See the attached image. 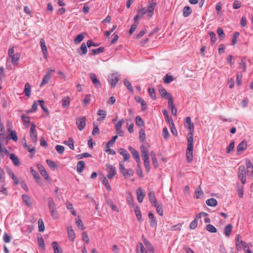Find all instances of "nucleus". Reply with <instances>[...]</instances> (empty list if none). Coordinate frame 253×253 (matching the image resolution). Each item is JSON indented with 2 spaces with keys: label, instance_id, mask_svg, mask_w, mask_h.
<instances>
[{
  "label": "nucleus",
  "instance_id": "1",
  "mask_svg": "<svg viewBox=\"0 0 253 253\" xmlns=\"http://www.w3.org/2000/svg\"><path fill=\"white\" fill-rule=\"evenodd\" d=\"M193 139L192 137L187 138V149L186 150V158L188 162L193 160Z\"/></svg>",
  "mask_w": 253,
  "mask_h": 253
},
{
  "label": "nucleus",
  "instance_id": "2",
  "mask_svg": "<svg viewBox=\"0 0 253 253\" xmlns=\"http://www.w3.org/2000/svg\"><path fill=\"white\" fill-rule=\"evenodd\" d=\"M119 169L121 173L126 178L133 175L134 170L131 169H126L124 165L121 162L119 163Z\"/></svg>",
  "mask_w": 253,
  "mask_h": 253
},
{
  "label": "nucleus",
  "instance_id": "3",
  "mask_svg": "<svg viewBox=\"0 0 253 253\" xmlns=\"http://www.w3.org/2000/svg\"><path fill=\"white\" fill-rule=\"evenodd\" d=\"M119 80V75L117 74H112L108 76V82L111 87L114 88Z\"/></svg>",
  "mask_w": 253,
  "mask_h": 253
},
{
  "label": "nucleus",
  "instance_id": "4",
  "mask_svg": "<svg viewBox=\"0 0 253 253\" xmlns=\"http://www.w3.org/2000/svg\"><path fill=\"white\" fill-rule=\"evenodd\" d=\"M159 90L162 97L168 99V104L171 105L173 100L172 95L168 93L164 88H160Z\"/></svg>",
  "mask_w": 253,
  "mask_h": 253
},
{
  "label": "nucleus",
  "instance_id": "5",
  "mask_svg": "<svg viewBox=\"0 0 253 253\" xmlns=\"http://www.w3.org/2000/svg\"><path fill=\"white\" fill-rule=\"evenodd\" d=\"M246 173L247 172L246 171L245 166H240L238 171V177L243 184H245L246 182Z\"/></svg>",
  "mask_w": 253,
  "mask_h": 253
},
{
  "label": "nucleus",
  "instance_id": "6",
  "mask_svg": "<svg viewBox=\"0 0 253 253\" xmlns=\"http://www.w3.org/2000/svg\"><path fill=\"white\" fill-rule=\"evenodd\" d=\"M106 169L108 172L107 177L109 179L113 178L115 175L117 173L116 168L110 164L106 165Z\"/></svg>",
  "mask_w": 253,
  "mask_h": 253
},
{
  "label": "nucleus",
  "instance_id": "7",
  "mask_svg": "<svg viewBox=\"0 0 253 253\" xmlns=\"http://www.w3.org/2000/svg\"><path fill=\"white\" fill-rule=\"evenodd\" d=\"M76 125L79 130H83L86 126L85 117H81L76 119Z\"/></svg>",
  "mask_w": 253,
  "mask_h": 253
},
{
  "label": "nucleus",
  "instance_id": "8",
  "mask_svg": "<svg viewBox=\"0 0 253 253\" xmlns=\"http://www.w3.org/2000/svg\"><path fill=\"white\" fill-rule=\"evenodd\" d=\"M128 149L137 162L138 164L137 166L139 167V165L141 163V160L138 152L134 148H133L131 146H129Z\"/></svg>",
  "mask_w": 253,
  "mask_h": 253
},
{
  "label": "nucleus",
  "instance_id": "9",
  "mask_svg": "<svg viewBox=\"0 0 253 253\" xmlns=\"http://www.w3.org/2000/svg\"><path fill=\"white\" fill-rule=\"evenodd\" d=\"M157 3L156 2H152L148 6L147 9H146L147 16L148 18L151 17L153 15L154 9Z\"/></svg>",
  "mask_w": 253,
  "mask_h": 253
},
{
  "label": "nucleus",
  "instance_id": "10",
  "mask_svg": "<svg viewBox=\"0 0 253 253\" xmlns=\"http://www.w3.org/2000/svg\"><path fill=\"white\" fill-rule=\"evenodd\" d=\"M30 134L32 141H36L37 140V134L36 130V126L34 124H31Z\"/></svg>",
  "mask_w": 253,
  "mask_h": 253
},
{
  "label": "nucleus",
  "instance_id": "11",
  "mask_svg": "<svg viewBox=\"0 0 253 253\" xmlns=\"http://www.w3.org/2000/svg\"><path fill=\"white\" fill-rule=\"evenodd\" d=\"M118 152L124 157V162L127 161L130 158V155L127 151L124 148H120L118 149Z\"/></svg>",
  "mask_w": 253,
  "mask_h": 253
},
{
  "label": "nucleus",
  "instance_id": "12",
  "mask_svg": "<svg viewBox=\"0 0 253 253\" xmlns=\"http://www.w3.org/2000/svg\"><path fill=\"white\" fill-rule=\"evenodd\" d=\"M136 194L138 202L139 203H142L145 195V192H144L141 188H139L137 190Z\"/></svg>",
  "mask_w": 253,
  "mask_h": 253
},
{
  "label": "nucleus",
  "instance_id": "13",
  "mask_svg": "<svg viewBox=\"0 0 253 253\" xmlns=\"http://www.w3.org/2000/svg\"><path fill=\"white\" fill-rule=\"evenodd\" d=\"M38 169L40 171L41 174L46 179L48 180L49 178L48 175L46 172L44 168L42 165H38L37 166Z\"/></svg>",
  "mask_w": 253,
  "mask_h": 253
},
{
  "label": "nucleus",
  "instance_id": "14",
  "mask_svg": "<svg viewBox=\"0 0 253 253\" xmlns=\"http://www.w3.org/2000/svg\"><path fill=\"white\" fill-rule=\"evenodd\" d=\"M148 196L149 201L150 202L152 206H156V204H157L158 202L156 200L154 192L153 191H150L148 193Z\"/></svg>",
  "mask_w": 253,
  "mask_h": 253
},
{
  "label": "nucleus",
  "instance_id": "15",
  "mask_svg": "<svg viewBox=\"0 0 253 253\" xmlns=\"http://www.w3.org/2000/svg\"><path fill=\"white\" fill-rule=\"evenodd\" d=\"M246 167L247 169V172L250 176H253V165L252 162L248 159L246 160Z\"/></svg>",
  "mask_w": 253,
  "mask_h": 253
},
{
  "label": "nucleus",
  "instance_id": "16",
  "mask_svg": "<svg viewBox=\"0 0 253 253\" xmlns=\"http://www.w3.org/2000/svg\"><path fill=\"white\" fill-rule=\"evenodd\" d=\"M7 132L10 134L7 135V138L12 139L14 141L16 142L18 140V137L15 131L12 130L10 127L7 128Z\"/></svg>",
  "mask_w": 253,
  "mask_h": 253
},
{
  "label": "nucleus",
  "instance_id": "17",
  "mask_svg": "<svg viewBox=\"0 0 253 253\" xmlns=\"http://www.w3.org/2000/svg\"><path fill=\"white\" fill-rule=\"evenodd\" d=\"M86 46L84 42L82 43L81 47L78 49V54L80 55L86 54L87 51Z\"/></svg>",
  "mask_w": 253,
  "mask_h": 253
},
{
  "label": "nucleus",
  "instance_id": "18",
  "mask_svg": "<svg viewBox=\"0 0 253 253\" xmlns=\"http://www.w3.org/2000/svg\"><path fill=\"white\" fill-rule=\"evenodd\" d=\"M51 78V73L49 72H47L45 75L43 77L42 82L40 84L41 86H42L46 84H47Z\"/></svg>",
  "mask_w": 253,
  "mask_h": 253
},
{
  "label": "nucleus",
  "instance_id": "19",
  "mask_svg": "<svg viewBox=\"0 0 253 253\" xmlns=\"http://www.w3.org/2000/svg\"><path fill=\"white\" fill-rule=\"evenodd\" d=\"M148 217L150 219V225L151 227H156L157 226V220L154 216V215L152 212H149L148 214Z\"/></svg>",
  "mask_w": 253,
  "mask_h": 253
},
{
  "label": "nucleus",
  "instance_id": "20",
  "mask_svg": "<svg viewBox=\"0 0 253 253\" xmlns=\"http://www.w3.org/2000/svg\"><path fill=\"white\" fill-rule=\"evenodd\" d=\"M143 242L148 251L149 252L154 253V248L153 246L150 243V242L146 239H144L143 240Z\"/></svg>",
  "mask_w": 253,
  "mask_h": 253
},
{
  "label": "nucleus",
  "instance_id": "21",
  "mask_svg": "<svg viewBox=\"0 0 253 253\" xmlns=\"http://www.w3.org/2000/svg\"><path fill=\"white\" fill-rule=\"evenodd\" d=\"M247 148V143L245 141L240 142L237 146V151L239 154Z\"/></svg>",
  "mask_w": 253,
  "mask_h": 253
},
{
  "label": "nucleus",
  "instance_id": "22",
  "mask_svg": "<svg viewBox=\"0 0 253 253\" xmlns=\"http://www.w3.org/2000/svg\"><path fill=\"white\" fill-rule=\"evenodd\" d=\"M9 158L11 160L13 164L15 166H18L20 165V161L17 156H16L14 154H10Z\"/></svg>",
  "mask_w": 253,
  "mask_h": 253
},
{
  "label": "nucleus",
  "instance_id": "23",
  "mask_svg": "<svg viewBox=\"0 0 253 253\" xmlns=\"http://www.w3.org/2000/svg\"><path fill=\"white\" fill-rule=\"evenodd\" d=\"M233 226L231 224H227L224 228V233L226 237H228L232 231Z\"/></svg>",
  "mask_w": 253,
  "mask_h": 253
},
{
  "label": "nucleus",
  "instance_id": "24",
  "mask_svg": "<svg viewBox=\"0 0 253 253\" xmlns=\"http://www.w3.org/2000/svg\"><path fill=\"white\" fill-rule=\"evenodd\" d=\"M200 218V215H196L195 218L193 220L189 225V228L191 229H194L196 228L198 224V219Z\"/></svg>",
  "mask_w": 253,
  "mask_h": 253
},
{
  "label": "nucleus",
  "instance_id": "25",
  "mask_svg": "<svg viewBox=\"0 0 253 253\" xmlns=\"http://www.w3.org/2000/svg\"><path fill=\"white\" fill-rule=\"evenodd\" d=\"M52 246L53 248L54 253H62V250L59 247L57 242H53L52 243Z\"/></svg>",
  "mask_w": 253,
  "mask_h": 253
},
{
  "label": "nucleus",
  "instance_id": "26",
  "mask_svg": "<svg viewBox=\"0 0 253 253\" xmlns=\"http://www.w3.org/2000/svg\"><path fill=\"white\" fill-rule=\"evenodd\" d=\"M192 13V9L189 6H185L183 9V16L185 17L189 16Z\"/></svg>",
  "mask_w": 253,
  "mask_h": 253
},
{
  "label": "nucleus",
  "instance_id": "27",
  "mask_svg": "<svg viewBox=\"0 0 253 253\" xmlns=\"http://www.w3.org/2000/svg\"><path fill=\"white\" fill-rule=\"evenodd\" d=\"M84 167H85L84 162L83 161H79L78 163L77 166V171L79 173L82 172L84 170Z\"/></svg>",
  "mask_w": 253,
  "mask_h": 253
},
{
  "label": "nucleus",
  "instance_id": "28",
  "mask_svg": "<svg viewBox=\"0 0 253 253\" xmlns=\"http://www.w3.org/2000/svg\"><path fill=\"white\" fill-rule=\"evenodd\" d=\"M48 201V206L49 208V211L52 210H54L56 208V205L55 202L52 198H49L47 200Z\"/></svg>",
  "mask_w": 253,
  "mask_h": 253
},
{
  "label": "nucleus",
  "instance_id": "29",
  "mask_svg": "<svg viewBox=\"0 0 253 253\" xmlns=\"http://www.w3.org/2000/svg\"><path fill=\"white\" fill-rule=\"evenodd\" d=\"M104 48L103 47H99L98 48L92 49L91 52L89 54L90 55H94L102 53L104 52Z\"/></svg>",
  "mask_w": 253,
  "mask_h": 253
},
{
  "label": "nucleus",
  "instance_id": "30",
  "mask_svg": "<svg viewBox=\"0 0 253 253\" xmlns=\"http://www.w3.org/2000/svg\"><path fill=\"white\" fill-rule=\"evenodd\" d=\"M206 204L211 207H215L217 205V202L214 198L208 199L206 201Z\"/></svg>",
  "mask_w": 253,
  "mask_h": 253
},
{
  "label": "nucleus",
  "instance_id": "31",
  "mask_svg": "<svg viewBox=\"0 0 253 253\" xmlns=\"http://www.w3.org/2000/svg\"><path fill=\"white\" fill-rule=\"evenodd\" d=\"M85 33H82L79 34L74 39V42L75 44H78L80 43L84 38Z\"/></svg>",
  "mask_w": 253,
  "mask_h": 253
},
{
  "label": "nucleus",
  "instance_id": "32",
  "mask_svg": "<svg viewBox=\"0 0 253 253\" xmlns=\"http://www.w3.org/2000/svg\"><path fill=\"white\" fill-rule=\"evenodd\" d=\"M63 143L67 145L71 149H74V140L72 137H70L68 140L64 141Z\"/></svg>",
  "mask_w": 253,
  "mask_h": 253
},
{
  "label": "nucleus",
  "instance_id": "33",
  "mask_svg": "<svg viewBox=\"0 0 253 253\" xmlns=\"http://www.w3.org/2000/svg\"><path fill=\"white\" fill-rule=\"evenodd\" d=\"M40 44L43 54L44 55H46L47 54V50L45 45V42L43 39H41Z\"/></svg>",
  "mask_w": 253,
  "mask_h": 253
},
{
  "label": "nucleus",
  "instance_id": "34",
  "mask_svg": "<svg viewBox=\"0 0 253 253\" xmlns=\"http://www.w3.org/2000/svg\"><path fill=\"white\" fill-rule=\"evenodd\" d=\"M24 92L26 96H27V97L30 96V95H31V85L28 83H26L25 85Z\"/></svg>",
  "mask_w": 253,
  "mask_h": 253
},
{
  "label": "nucleus",
  "instance_id": "35",
  "mask_svg": "<svg viewBox=\"0 0 253 253\" xmlns=\"http://www.w3.org/2000/svg\"><path fill=\"white\" fill-rule=\"evenodd\" d=\"M70 104V99L69 97H64L62 99V106L64 108H68Z\"/></svg>",
  "mask_w": 253,
  "mask_h": 253
},
{
  "label": "nucleus",
  "instance_id": "36",
  "mask_svg": "<svg viewBox=\"0 0 253 253\" xmlns=\"http://www.w3.org/2000/svg\"><path fill=\"white\" fill-rule=\"evenodd\" d=\"M97 114L98 116H100L101 117L98 118L97 119V121H102L104 120L106 117V111L103 110H99L97 113Z\"/></svg>",
  "mask_w": 253,
  "mask_h": 253
},
{
  "label": "nucleus",
  "instance_id": "37",
  "mask_svg": "<svg viewBox=\"0 0 253 253\" xmlns=\"http://www.w3.org/2000/svg\"><path fill=\"white\" fill-rule=\"evenodd\" d=\"M90 78L93 83L96 85H100V83L99 80L97 79L94 73H91L90 74Z\"/></svg>",
  "mask_w": 253,
  "mask_h": 253
},
{
  "label": "nucleus",
  "instance_id": "38",
  "mask_svg": "<svg viewBox=\"0 0 253 253\" xmlns=\"http://www.w3.org/2000/svg\"><path fill=\"white\" fill-rule=\"evenodd\" d=\"M68 235L70 240H73L75 238V233L71 226H68L67 228Z\"/></svg>",
  "mask_w": 253,
  "mask_h": 253
},
{
  "label": "nucleus",
  "instance_id": "39",
  "mask_svg": "<svg viewBox=\"0 0 253 253\" xmlns=\"http://www.w3.org/2000/svg\"><path fill=\"white\" fill-rule=\"evenodd\" d=\"M156 208L157 212L161 216L163 215V210L162 208V205L160 203L156 204V206H154Z\"/></svg>",
  "mask_w": 253,
  "mask_h": 253
},
{
  "label": "nucleus",
  "instance_id": "40",
  "mask_svg": "<svg viewBox=\"0 0 253 253\" xmlns=\"http://www.w3.org/2000/svg\"><path fill=\"white\" fill-rule=\"evenodd\" d=\"M151 156L153 165L155 168H157L158 166V163L156 158V154L153 151L151 152Z\"/></svg>",
  "mask_w": 253,
  "mask_h": 253
},
{
  "label": "nucleus",
  "instance_id": "41",
  "mask_svg": "<svg viewBox=\"0 0 253 253\" xmlns=\"http://www.w3.org/2000/svg\"><path fill=\"white\" fill-rule=\"evenodd\" d=\"M11 59V62L13 65H17L19 60V55L17 54L10 57Z\"/></svg>",
  "mask_w": 253,
  "mask_h": 253
},
{
  "label": "nucleus",
  "instance_id": "42",
  "mask_svg": "<svg viewBox=\"0 0 253 253\" xmlns=\"http://www.w3.org/2000/svg\"><path fill=\"white\" fill-rule=\"evenodd\" d=\"M206 230L210 233H216L217 232L216 228L211 224H208L206 226Z\"/></svg>",
  "mask_w": 253,
  "mask_h": 253
},
{
  "label": "nucleus",
  "instance_id": "43",
  "mask_svg": "<svg viewBox=\"0 0 253 253\" xmlns=\"http://www.w3.org/2000/svg\"><path fill=\"white\" fill-rule=\"evenodd\" d=\"M135 123L136 125L138 126H144V123L142 118L138 116L135 118Z\"/></svg>",
  "mask_w": 253,
  "mask_h": 253
},
{
  "label": "nucleus",
  "instance_id": "44",
  "mask_svg": "<svg viewBox=\"0 0 253 253\" xmlns=\"http://www.w3.org/2000/svg\"><path fill=\"white\" fill-rule=\"evenodd\" d=\"M38 245L40 248L45 250V244L43 238L41 237H38Z\"/></svg>",
  "mask_w": 253,
  "mask_h": 253
},
{
  "label": "nucleus",
  "instance_id": "45",
  "mask_svg": "<svg viewBox=\"0 0 253 253\" xmlns=\"http://www.w3.org/2000/svg\"><path fill=\"white\" fill-rule=\"evenodd\" d=\"M22 198L24 202L29 207L31 206V203H30V198L27 195H23L22 196Z\"/></svg>",
  "mask_w": 253,
  "mask_h": 253
},
{
  "label": "nucleus",
  "instance_id": "46",
  "mask_svg": "<svg viewBox=\"0 0 253 253\" xmlns=\"http://www.w3.org/2000/svg\"><path fill=\"white\" fill-rule=\"evenodd\" d=\"M51 216L54 219H57L59 217V213L56 209L50 211Z\"/></svg>",
  "mask_w": 253,
  "mask_h": 253
},
{
  "label": "nucleus",
  "instance_id": "47",
  "mask_svg": "<svg viewBox=\"0 0 253 253\" xmlns=\"http://www.w3.org/2000/svg\"><path fill=\"white\" fill-rule=\"evenodd\" d=\"M188 128L189 129V133L188 135V138L192 137L193 139V134L194 132V124L193 123H191L188 125Z\"/></svg>",
  "mask_w": 253,
  "mask_h": 253
},
{
  "label": "nucleus",
  "instance_id": "48",
  "mask_svg": "<svg viewBox=\"0 0 253 253\" xmlns=\"http://www.w3.org/2000/svg\"><path fill=\"white\" fill-rule=\"evenodd\" d=\"M173 81V78L172 77V76L169 75L168 74H167L164 78V83L166 84H169Z\"/></svg>",
  "mask_w": 253,
  "mask_h": 253
},
{
  "label": "nucleus",
  "instance_id": "49",
  "mask_svg": "<svg viewBox=\"0 0 253 253\" xmlns=\"http://www.w3.org/2000/svg\"><path fill=\"white\" fill-rule=\"evenodd\" d=\"M118 138V135H115L113 136L111 138V139L109 141L106 145L107 148H109L110 146H112L114 144V142H115L116 140Z\"/></svg>",
  "mask_w": 253,
  "mask_h": 253
},
{
  "label": "nucleus",
  "instance_id": "50",
  "mask_svg": "<svg viewBox=\"0 0 253 253\" xmlns=\"http://www.w3.org/2000/svg\"><path fill=\"white\" fill-rule=\"evenodd\" d=\"M217 33L220 40H223L225 38V34L223 29L221 27H218L217 29Z\"/></svg>",
  "mask_w": 253,
  "mask_h": 253
},
{
  "label": "nucleus",
  "instance_id": "51",
  "mask_svg": "<svg viewBox=\"0 0 253 253\" xmlns=\"http://www.w3.org/2000/svg\"><path fill=\"white\" fill-rule=\"evenodd\" d=\"M209 34L210 37L211 42V43H214L217 40L215 34L213 32H210Z\"/></svg>",
  "mask_w": 253,
  "mask_h": 253
},
{
  "label": "nucleus",
  "instance_id": "52",
  "mask_svg": "<svg viewBox=\"0 0 253 253\" xmlns=\"http://www.w3.org/2000/svg\"><path fill=\"white\" fill-rule=\"evenodd\" d=\"M38 226H39V232H43L44 230V225L42 219H40L38 220Z\"/></svg>",
  "mask_w": 253,
  "mask_h": 253
},
{
  "label": "nucleus",
  "instance_id": "53",
  "mask_svg": "<svg viewBox=\"0 0 253 253\" xmlns=\"http://www.w3.org/2000/svg\"><path fill=\"white\" fill-rule=\"evenodd\" d=\"M134 211L137 217V219L138 221H141L142 220V216L140 211L138 207H136L134 209Z\"/></svg>",
  "mask_w": 253,
  "mask_h": 253
},
{
  "label": "nucleus",
  "instance_id": "54",
  "mask_svg": "<svg viewBox=\"0 0 253 253\" xmlns=\"http://www.w3.org/2000/svg\"><path fill=\"white\" fill-rule=\"evenodd\" d=\"M140 150L142 154L141 156H144H144L149 155L148 149L145 146L141 145L140 146Z\"/></svg>",
  "mask_w": 253,
  "mask_h": 253
},
{
  "label": "nucleus",
  "instance_id": "55",
  "mask_svg": "<svg viewBox=\"0 0 253 253\" xmlns=\"http://www.w3.org/2000/svg\"><path fill=\"white\" fill-rule=\"evenodd\" d=\"M139 140L141 142H144L146 139L145 131L141 129L139 131Z\"/></svg>",
  "mask_w": 253,
  "mask_h": 253
},
{
  "label": "nucleus",
  "instance_id": "56",
  "mask_svg": "<svg viewBox=\"0 0 253 253\" xmlns=\"http://www.w3.org/2000/svg\"><path fill=\"white\" fill-rule=\"evenodd\" d=\"M124 84L126 86V87H127V89L130 91V92H132L133 91V88L131 85V84L129 82V81H128L127 79H125L124 80Z\"/></svg>",
  "mask_w": 253,
  "mask_h": 253
},
{
  "label": "nucleus",
  "instance_id": "57",
  "mask_svg": "<svg viewBox=\"0 0 253 253\" xmlns=\"http://www.w3.org/2000/svg\"><path fill=\"white\" fill-rule=\"evenodd\" d=\"M47 164L48 166L52 169H55L57 168V165L53 161L50 160H46V161Z\"/></svg>",
  "mask_w": 253,
  "mask_h": 253
},
{
  "label": "nucleus",
  "instance_id": "58",
  "mask_svg": "<svg viewBox=\"0 0 253 253\" xmlns=\"http://www.w3.org/2000/svg\"><path fill=\"white\" fill-rule=\"evenodd\" d=\"M124 122V120L122 119L116 124L115 128L116 131H120L121 129Z\"/></svg>",
  "mask_w": 253,
  "mask_h": 253
},
{
  "label": "nucleus",
  "instance_id": "59",
  "mask_svg": "<svg viewBox=\"0 0 253 253\" xmlns=\"http://www.w3.org/2000/svg\"><path fill=\"white\" fill-rule=\"evenodd\" d=\"M30 172L31 173V174L33 175L34 178L37 180L38 181V180H39L40 179V176H39V174H38V173L37 172H36L33 169V168H31V169H30Z\"/></svg>",
  "mask_w": 253,
  "mask_h": 253
},
{
  "label": "nucleus",
  "instance_id": "60",
  "mask_svg": "<svg viewBox=\"0 0 253 253\" xmlns=\"http://www.w3.org/2000/svg\"><path fill=\"white\" fill-rule=\"evenodd\" d=\"M102 182V183L105 186V187H106V188L108 190H109V191L111 190V186H110L108 180L105 177H103Z\"/></svg>",
  "mask_w": 253,
  "mask_h": 253
},
{
  "label": "nucleus",
  "instance_id": "61",
  "mask_svg": "<svg viewBox=\"0 0 253 253\" xmlns=\"http://www.w3.org/2000/svg\"><path fill=\"white\" fill-rule=\"evenodd\" d=\"M145 249L142 243H140L137 246L136 253H144Z\"/></svg>",
  "mask_w": 253,
  "mask_h": 253
},
{
  "label": "nucleus",
  "instance_id": "62",
  "mask_svg": "<svg viewBox=\"0 0 253 253\" xmlns=\"http://www.w3.org/2000/svg\"><path fill=\"white\" fill-rule=\"evenodd\" d=\"M99 133V129L98 127V126L95 123H93V129L92 131L93 135H96L98 134Z\"/></svg>",
  "mask_w": 253,
  "mask_h": 253
},
{
  "label": "nucleus",
  "instance_id": "63",
  "mask_svg": "<svg viewBox=\"0 0 253 253\" xmlns=\"http://www.w3.org/2000/svg\"><path fill=\"white\" fill-rule=\"evenodd\" d=\"M55 149L59 154H62L65 150L64 146L60 145H57Z\"/></svg>",
  "mask_w": 253,
  "mask_h": 253
},
{
  "label": "nucleus",
  "instance_id": "64",
  "mask_svg": "<svg viewBox=\"0 0 253 253\" xmlns=\"http://www.w3.org/2000/svg\"><path fill=\"white\" fill-rule=\"evenodd\" d=\"M148 93H149L150 96L152 98H153L154 99L156 98L155 91L153 88H149L148 89Z\"/></svg>",
  "mask_w": 253,
  "mask_h": 253
}]
</instances>
